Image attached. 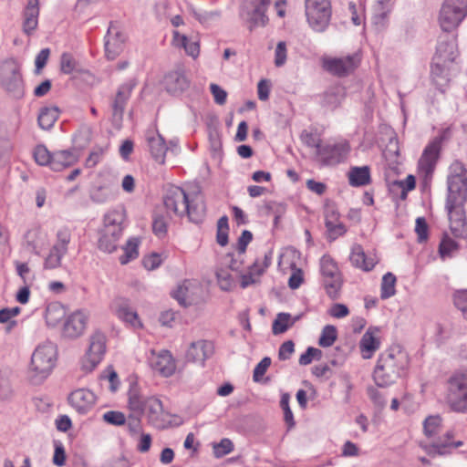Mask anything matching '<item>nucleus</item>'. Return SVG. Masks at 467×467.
Listing matches in <instances>:
<instances>
[{"mask_svg":"<svg viewBox=\"0 0 467 467\" xmlns=\"http://www.w3.org/2000/svg\"><path fill=\"white\" fill-rule=\"evenodd\" d=\"M409 367V356L400 346L389 348L383 352L377 362L373 378L380 387H388L402 377Z\"/></svg>","mask_w":467,"mask_h":467,"instance_id":"obj_1","label":"nucleus"},{"mask_svg":"<svg viewBox=\"0 0 467 467\" xmlns=\"http://www.w3.org/2000/svg\"><path fill=\"white\" fill-rule=\"evenodd\" d=\"M456 57L457 45L455 39L451 41L440 40L431 65V79L432 84L442 93L445 92L450 84Z\"/></svg>","mask_w":467,"mask_h":467,"instance_id":"obj_2","label":"nucleus"},{"mask_svg":"<svg viewBox=\"0 0 467 467\" xmlns=\"http://www.w3.org/2000/svg\"><path fill=\"white\" fill-rule=\"evenodd\" d=\"M56 358V347L50 342L39 345L35 349L29 368V379L33 384H41L50 375L55 367Z\"/></svg>","mask_w":467,"mask_h":467,"instance_id":"obj_3","label":"nucleus"},{"mask_svg":"<svg viewBox=\"0 0 467 467\" xmlns=\"http://www.w3.org/2000/svg\"><path fill=\"white\" fill-rule=\"evenodd\" d=\"M446 404L456 413H467V370H456L447 379Z\"/></svg>","mask_w":467,"mask_h":467,"instance_id":"obj_4","label":"nucleus"},{"mask_svg":"<svg viewBox=\"0 0 467 467\" xmlns=\"http://www.w3.org/2000/svg\"><path fill=\"white\" fill-rule=\"evenodd\" d=\"M449 204H463L467 202V169L455 160L449 167L447 178Z\"/></svg>","mask_w":467,"mask_h":467,"instance_id":"obj_5","label":"nucleus"},{"mask_svg":"<svg viewBox=\"0 0 467 467\" xmlns=\"http://www.w3.org/2000/svg\"><path fill=\"white\" fill-rule=\"evenodd\" d=\"M440 153L441 143L434 140L424 148L417 162L416 173L423 190L431 186Z\"/></svg>","mask_w":467,"mask_h":467,"instance_id":"obj_6","label":"nucleus"},{"mask_svg":"<svg viewBox=\"0 0 467 467\" xmlns=\"http://www.w3.org/2000/svg\"><path fill=\"white\" fill-rule=\"evenodd\" d=\"M305 14L309 26L317 32H324L332 16L331 0H305Z\"/></svg>","mask_w":467,"mask_h":467,"instance_id":"obj_7","label":"nucleus"},{"mask_svg":"<svg viewBox=\"0 0 467 467\" xmlns=\"http://www.w3.org/2000/svg\"><path fill=\"white\" fill-rule=\"evenodd\" d=\"M467 16V0H444L438 22L445 32L455 30Z\"/></svg>","mask_w":467,"mask_h":467,"instance_id":"obj_8","label":"nucleus"},{"mask_svg":"<svg viewBox=\"0 0 467 467\" xmlns=\"http://www.w3.org/2000/svg\"><path fill=\"white\" fill-rule=\"evenodd\" d=\"M360 62L361 56L357 52L344 57H324L321 59V66L330 75L345 78L354 73Z\"/></svg>","mask_w":467,"mask_h":467,"instance_id":"obj_9","label":"nucleus"},{"mask_svg":"<svg viewBox=\"0 0 467 467\" xmlns=\"http://www.w3.org/2000/svg\"><path fill=\"white\" fill-rule=\"evenodd\" d=\"M0 83L3 88L16 98L24 94V81L20 65L14 59L6 60L0 69Z\"/></svg>","mask_w":467,"mask_h":467,"instance_id":"obj_10","label":"nucleus"},{"mask_svg":"<svg viewBox=\"0 0 467 467\" xmlns=\"http://www.w3.org/2000/svg\"><path fill=\"white\" fill-rule=\"evenodd\" d=\"M320 273L327 296L331 299H337L341 289L342 279L336 262L329 255L321 257Z\"/></svg>","mask_w":467,"mask_h":467,"instance_id":"obj_11","label":"nucleus"},{"mask_svg":"<svg viewBox=\"0 0 467 467\" xmlns=\"http://www.w3.org/2000/svg\"><path fill=\"white\" fill-rule=\"evenodd\" d=\"M107 338L101 331H95L89 337V345L82 361V368L86 371H92L103 359L106 353Z\"/></svg>","mask_w":467,"mask_h":467,"instance_id":"obj_12","label":"nucleus"},{"mask_svg":"<svg viewBox=\"0 0 467 467\" xmlns=\"http://www.w3.org/2000/svg\"><path fill=\"white\" fill-rule=\"evenodd\" d=\"M350 151V145L346 140H338L322 146L317 151V160L324 165L333 166L344 161Z\"/></svg>","mask_w":467,"mask_h":467,"instance_id":"obj_13","label":"nucleus"},{"mask_svg":"<svg viewBox=\"0 0 467 467\" xmlns=\"http://www.w3.org/2000/svg\"><path fill=\"white\" fill-rule=\"evenodd\" d=\"M201 201L202 195L198 187L187 190L172 184L164 187L163 204H193Z\"/></svg>","mask_w":467,"mask_h":467,"instance_id":"obj_14","label":"nucleus"},{"mask_svg":"<svg viewBox=\"0 0 467 467\" xmlns=\"http://www.w3.org/2000/svg\"><path fill=\"white\" fill-rule=\"evenodd\" d=\"M272 0H246L243 6L244 15L250 23L251 29L254 26H265L269 18L266 11Z\"/></svg>","mask_w":467,"mask_h":467,"instance_id":"obj_15","label":"nucleus"},{"mask_svg":"<svg viewBox=\"0 0 467 467\" xmlns=\"http://www.w3.org/2000/svg\"><path fill=\"white\" fill-rule=\"evenodd\" d=\"M148 362L152 369L158 371L163 377L171 376L176 368L175 361L171 354L165 349L160 352L151 350L148 357Z\"/></svg>","mask_w":467,"mask_h":467,"instance_id":"obj_16","label":"nucleus"},{"mask_svg":"<svg viewBox=\"0 0 467 467\" xmlns=\"http://www.w3.org/2000/svg\"><path fill=\"white\" fill-rule=\"evenodd\" d=\"M69 404L79 414H87L96 402V395L88 389H78L68 396Z\"/></svg>","mask_w":467,"mask_h":467,"instance_id":"obj_17","label":"nucleus"},{"mask_svg":"<svg viewBox=\"0 0 467 467\" xmlns=\"http://www.w3.org/2000/svg\"><path fill=\"white\" fill-rule=\"evenodd\" d=\"M450 228L457 238H467V219L463 206H446Z\"/></svg>","mask_w":467,"mask_h":467,"instance_id":"obj_18","label":"nucleus"},{"mask_svg":"<svg viewBox=\"0 0 467 467\" xmlns=\"http://www.w3.org/2000/svg\"><path fill=\"white\" fill-rule=\"evenodd\" d=\"M88 317V314L83 310L72 313L64 323L63 336L68 338L78 337L86 328Z\"/></svg>","mask_w":467,"mask_h":467,"instance_id":"obj_19","label":"nucleus"},{"mask_svg":"<svg viewBox=\"0 0 467 467\" xmlns=\"http://www.w3.org/2000/svg\"><path fill=\"white\" fill-rule=\"evenodd\" d=\"M213 344L208 340H199L191 344L186 353V358L189 361L203 362L213 354Z\"/></svg>","mask_w":467,"mask_h":467,"instance_id":"obj_20","label":"nucleus"},{"mask_svg":"<svg viewBox=\"0 0 467 467\" xmlns=\"http://www.w3.org/2000/svg\"><path fill=\"white\" fill-rule=\"evenodd\" d=\"M127 225L126 211L123 206H117L109 211L103 218V230L120 231V234Z\"/></svg>","mask_w":467,"mask_h":467,"instance_id":"obj_21","label":"nucleus"},{"mask_svg":"<svg viewBox=\"0 0 467 467\" xmlns=\"http://www.w3.org/2000/svg\"><path fill=\"white\" fill-rule=\"evenodd\" d=\"M128 408L130 412L144 414L150 396L144 395L137 382H131L128 390Z\"/></svg>","mask_w":467,"mask_h":467,"instance_id":"obj_22","label":"nucleus"},{"mask_svg":"<svg viewBox=\"0 0 467 467\" xmlns=\"http://www.w3.org/2000/svg\"><path fill=\"white\" fill-rule=\"evenodd\" d=\"M47 244V234L38 227L29 229L24 235V245L36 255Z\"/></svg>","mask_w":467,"mask_h":467,"instance_id":"obj_23","label":"nucleus"},{"mask_svg":"<svg viewBox=\"0 0 467 467\" xmlns=\"http://www.w3.org/2000/svg\"><path fill=\"white\" fill-rule=\"evenodd\" d=\"M200 289V286L196 283L184 281L177 287L172 296L181 306H188L198 302V298L195 296V290Z\"/></svg>","mask_w":467,"mask_h":467,"instance_id":"obj_24","label":"nucleus"},{"mask_svg":"<svg viewBox=\"0 0 467 467\" xmlns=\"http://www.w3.org/2000/svg\"><path fill=\"white\" fill-rule=\"evenodd\" d=\"M164 85L168 92L178 94L189 87V80L182 71H172L166 75Z\"/></svg>","mask_w":467,"mask_h":467,"instance_id":"obj_25","label":"nucleus"},{"mask_svg":"<svg viewBox=\"0 0 467 467\" xmlns=\"http://www.w3.org/2000/svg\"><path fill=\"white\" fill-rule=\"evenodd\" d=\"M117 317L133 327H140L137 312L130 306L127 300L120 299L115 302Z\"/></svg>","mask_w":467,"mask_h":467,"instance_id":"obj_26","label":"nucleus"},{"mask_svg":"<svg viewBox=\"0 0 467 467\" xmlns=\"http://www.w3.org/2000/svg\"><path fill=\"white\" fill-rule=\"evenodd\" d=\"M348 182L351 186L360 187L371 182V171L368 166H354L348 172Z\"/></svg>","mask_w":467,"mask_h":467,"instance_id":"obj_27","label":"nucleus"},{"mask_svg":"<svg viewBox=\"0 0 467 467\" xmlns=\"http://www.w3.org/2000/svg\"><path fill=\"white\" fill-rule=\"evenodd\" d=\"M121 235L119 230L107 232V230L102 229L98 241V248L108 254L115 252Z\"/></svg>","mask_w":467,"mask_h":467,"instance_id":"obj_28","label":"nucleus"},{"mask_svg":"<svg viewBox=\"0 0 467 467\" xmlns=\"http://www.w3.org/2000/svg\"><path fill=\"white\" fill-rule=\"evenodd\" d=\"M38 15V0H29L25 10V19L23 24V30L26 35H30L37 27Z\"/></svg>","mask_w":467,"mask_h":467,"instance_id":"obj_29","label":"nucleus"},{"mask_svg":"<svg viewBox=\"0 0 467 467\" xmlns=\"http://www.w3.org/2000/svg\"><path fill=\"white\" fill-rule=\"evenodd\" d=\"M78 161V157L71 150H58L52 153V161L50 168L53 171H59L74 165Z\"/></svg>","mask_w":467,"mask_h":467,"instance_id":"obj_30","label":"nucleus"},{"mask_svg":"<svg viewBox=\"0 0 467 467\" xmlns=\"http://www.w3.org/2000/svg\"><path fill=\"white\" fill-rule=\"evenodd\" d=\"M179 216L187 215L190 222L201 223L205 217V206H168Z\"/></svg>","mask_w":467,"mask_h":467,"instance_id":"obj_31","label":"nucleus"},{"mask_svg":"<svg viewBox=\"0 0 467 467\" xmlns=\"http://www.w3.org/2000/svg\"><path fill=\"white\" fill-rule=\"evenodd\" d=\"M171 44L178 48H183L187 55L197 57L200 54V45L197 41H189L185 35H182L179 31L172 32Z\"/></svg>","mask_w":467,"mask_h":467,"instance_id":"obj_32","label":"nucleus"},{"mask_svg":"<svg viewBox=\"0 0 467 467\" xmlns=\"http://www.w3.org/2000/svg\"><path fill=\"white\" fill-rule=\"evenodd\" d=\"M349 260L352 265L364 271L372 270L376 264L373 258L367 257L363 248L359 244H356L352 247Z\"/></svg>","mask_w":467,"mask_h":467,"instance_id":"obj_33","label":"nucleus"},{"mask_svg":"<svg viewBox=\"0 0 467 467\" xmlns=\"http://www.w3.org/2000/svg\"><path fill=\"white\" fill-rule=\"evenodd\" d=\"M147 141L152 157L156 161L163 163L167 151L163 138L160 134L148 135Z\"/></svg>","mask_w":467,"mask_h":467,"instance_id":"obj_34","label":"nucleus"},{"mask_svg":"<svg viewBox=\"0 0 467 467\" xmlns=\"http://www.w3.org/2000/svg\"><path fill=\"white\" fill-rule=\"evenodd\" d=\"M59 117V109L57 107H44L40 109L38 115V124L43 130L51 129Z\"/></svg>","mask_w":467,"mask_h":467,"instance_id":"obj_35","label":"nucleus"},{"mask_svg":"<svg viewBox=\"0 0 467 467\" xmlns=\"http://www.w3.org/2000/svg\"><path fill=\"white\" fill-rule=\"evenodd\" d=\"M463 444L462 441H448L444 436L440 437L431 445V451L438 455L450 454L452 450L461 447Z\"/></svg>","mask_w":467,"mask_h":467,"instance_id":"obj_36","label":"nucleus"},{"mask_svg":"<svg viewBox=\"0 0 467 467\" xmlns=\"http://www.w3.org/2000/svg\"><path fill=\"white\" fill-rule=\"evenodd\" d=\"M131 94V87L129 85H122L119 87L116 97L114 99L112 109H113V114L115 116L119 115V117L122 116L123 110L125 109L126 103L128 99H130Z\"/></svg>","mask_w":467,"mask_h":467,"instance_id":"obj_37","label":"nucleus"},{"mask_svg":"<svg viewBox=\"0 0 467 467\" xmlns=\"http://www.w3.org/2000/svg\"><path fill=\"white\" fill-rule=\"evenodd\" d=\"M359 348L364 358H369L374 351L379 348V341L369 330L366 331L359 342Z\"/></svg>","mask_w":467,"mask_h":467,"instance_id":"obj_38","label":"nucleus"},{"mask_svg":"<svg viewBox=\"0 0 467 467\" xmlns=\"http://www.w3.org/2000/svg\"><path fill=\"white\" fill-rule=\"evenodd\" d=\"M167 208L165 213H155L152 221V231L155 235L159 238H162L167 234L168 222H169V207Z\"/></svg>","mask_w":467,"mask_h":467,"instance_id":"obj_39","label":"nucleus"},{"mask_svg":"<svg viewBox=\"0 0 467 467\" xmlns=\"http://www.w3.org/2000/svg\"><path fill=\"white\" fill-rule=\"evenodd\" d=\"M264 274V268H259V261L255 260L254 264L249 267V272L242 275L241 276V287L246 288L251 285L258 282L259 276Z\"/></svg>","mask_w":467,"mask_h":467,"instance_id":"obj_40","label":"nucleus"},{"mask_svg":"<svg viewBox=\"0 0 467 467\" xmlns=\"http://www.w3.org/2000/svg\"><path fill=\"white\" fill-rule=\"evenodd\" d=\"M139 244L138 238H130L123 247L124 254L119 256V263L121 265H127L130 261L136 259L139 256Z\"/></svg>","mask_w":467,"mask_h":467,"instance_id":"obj_41","label":"nucleus"},{"mask_svg":"<svg viewBox=\"0 0 467 467\" xmlns=\"http://www.w3.org/2000/svg\"><path fill=\"white\" fill-rule=\"evenodd\" d=\"M416 187V177L409 174L404 180L396 181L391 185L392 191H399L400 198L405 200L409 192L414 190Z\"/></svg>","mask_w":467,"mask_h":467,"instance_id":"obj_42","label":"nucleus"},{"mask_svg":"<svg viewBox=\"0 0 467 467\" xmlns=\"http://www.w3.org/2000/svg\"><path fill=\"white\" fill-rule=\"evenodd\" d=\"M396 276L392 273L388 272L383 275L380 287L381 299H388L396 294Z\"/></svg>","mask_w":467,"mask_h":467,"instance_id":"obj_43","label":"nucleus"},{"mask_svg":"<svg viewBox=\"0 0 467 467\" xmlns=\"http://www.w3.org/2000/svg\"><path fill=\"white\" fill-rule=\"evenodd\" d=\"M123 50V43L117 36H109L105 43L106 57L109 60H114Z\"/></svg>","mask_w":467,"mask_h":467,"instance_id":"obj_44","label":"nucleus"},{"mask_svg":"<svg viewBox=\"0 0 467 467\" xmlns=\"http://www.w3.org/2000/svg\"><path fill=\"white\" fill-rule=\"evenodd\" d=\"M291 315L288 313H278L275 319L273 322L272 331L274 335H279L285 333L295 322H290Z\"/></svg>","mask_w":467,"mask_h":467,"instance_id":"obj_45","label":"nucleus"},{"mask_svg":"<svg viewBox=\"0 0 467 467\" xmlns=\"http://www.w3.org/2000/svg\"><path fill=\"white\" fill-rule=\"evenodd\" d=\"M66 254L57 248L51 247L44 259L43 267L46 270H53L61 266V260Z\"/></svg>","mask_w":467,"mask_h":467,"instance_id":"obj_46","label":"nucleus"},{"mask_svg":"<svg viewBox=\"0 0 467 467\" xmlns=\"http://www.w3.org/2000/svg\"><path fill=\"white\" fill-rule=\"evenodd\" d=\"M442 419L440 415L428 416L423 421L424 434L431 438L439 432L441 427Z\"/></svg>","mask_w":467,"mask_h":467,"instance_id":"obj_47","label":"nucleus"},{"mask_svg":"<svg viewBox=\"0 0 467 467\" xmlns=\"http://www.w3.org/2000/svg\"><path fill=\"white\" fill-rule=\"evenodd\" d=\"M146 411L150 421H157L163 411L162 402L159 399L150 396L147 402Z\"/></svg>","mask_w":467,"mask_h":467,"instance_id":"obj_48","label":"nucleus"},{"mask_svg":"<svg viewBox=\"0 0 467 467\" xmlns=\"http://www.w3.org/2000/svg\"><path fill=\"white\" fill-rule=\"evenodd\" d=\"M337 338V331L335 326L327 325L323 327L318 344L322 348L332 346Z\"/></svg>","mask_w":467,"mask_h":467,"instance_id":"obj_49","label":"nucleus"},{"mask_svg":"<svg viewBox=\"0 0 467 467\" xmlns=\"http://www.w3.org/2000/svg\"><path fill=\"white\" fill-rule=\"evenodd\" d=\"M71 241V233L67 228H63L57 231L56 243L52 245L59 251L67 254L68 251V244Z\"/></svg>","mask_w":467,"mask_h":467,"instance_id":"obj_50","label":"nucleus"},{"mask_svg":"<svg viewBox=\"0 0 467 467\" xmlns=\"http://www.w3.org/2000/svg\"><path fill=\"white\" fill-rule=\"evenodd\" d=\"M34 159L39 165L51 166L52 153L44 145H37L34 150Z\"/></svg>","mask_w":467,"mask_h":467,"instance_id":"obj_51","label":"nucleus"},{"mask_svg":"<svg viewBox=\"0 0 467 467\" xmlns=\"http://www.w3.org/2000/svg\"><path fill=\"white\" fill-rule=\"evenodd\" d=\"M65 311L58 305H50L46 310V320L50 326H56L57 321L64 316Z\"/></svg>","mask_w":467,"mask_h":467,"instance_id":"obj_52","label":"nucleus"},{"mask_svg":"<svg viewBox=\"0 0 467 467\" xmlns=\"http://www.w3.org/2000/svg\"><path fill=\"white\" fill-rule=\"evenodd\" d=\"M348 12L351 17V21L355 26H360L365 20V8L360 5H357L353 2L348 4Z\"/></svg>","mask_w":467,"mask_h":467,"instance_id":"obj_53","label":"nucleus"},{"mask_svg":"<svg viewBox=\"0 0 467 467\" xmlns=\"http://www.w3.org/2000/svg\"><path fill=\"white\" fill-rule=\"evenodd\" d=\"M102 419L113 426H122L127 420L125 414L119 410H109L102 415Z\"/></svg>","mask_w":467,"mask_h":467,"instance_id":"obj_54","label":"nucleus"},{"mask_svg":"<svg viewBox=\"0 0 467 467\" xmlns=\"http://www.w3.org/2000/svg\"><path fill=\"white\" fill-rule=\"evenodd\" d=\"M455 306L462 313L467 321V289L456 291L453 296Z\"/></svg>","mask_w":467,"mask_h":467,"instance_id":"obj_55","label":"nucleus"},{"mask_svg":"<svg viewBox=\"0 0 467 467\" xmlns=\"http://www.w3.org/2000/svg\"><path fill=\"white\" fill-rule=\"evenodd\" d=\"M77 68V61L69 53H63L60 58V70L64 74H71Z\"/></svg>","mask_w":467,"mask_h":467,"instance_id":"obj_56","label":"nucleus"},{"mask_svg":"<svg viewBox=\"0 0 467 467\" xmlns=\"http://www.w3.org/2000/svg\"><path fill=\"white\" fill-rule=\"evenodd\" d=\"M458 243L450 237H444L439 246V253L441 257L451 256L453 251L458 250Z\"/></svg>","mask_w":467,"mask_h":467,"instance_id":"obj_57","label":"nucleus"},{"mask_svg":"<svg viewBox=\"0 0 467 467\" xmlns=\"http://www.w3.org/2000/svg\"><path fill=\"white\" fill-rule=\"evenodd\" d=\"M302 142L310 148H315L316 152L322 148L321 139L314 133L304 130L300 136Z\"/></svg>","mask_w":467,"mask_h":467,"instance_id":"obj_58","label":"nucleus"},{"mask_svg":"<svg viewBox=\"0 0 467 467\" xmlns=\"http://www.w3.org/2000/svg\"><path fill=\"white\" fill-rule=\"evenodd\" d=\"M234 450V443L230 439L223 438L219 443L213 445V452L216 457H223Z\"/></svg>","mask_w":467,"mask_h":467,"instance_id":"obj_59","label":"nucleus"},{"mask_svg":"<svg viewBox=\"0 0 467 467\" xmlns=\"http://www.w3.org/2000/svg\"><path fill=\"white\" fill-rule=\"evenodd\" d=\"M271 358L269 357H265L262 360L255 366L253 373V379L254 382H259L263 376L265 374L267 368L271 365Z\"/></svg>","mask_w":467,"mask_h":467,"instance_id":"obj_60","label":"nucleus"},{"mask_svg":"<svg viewBox=\"0 0 467 467\" xmlns=\"http://www.w3.org/2000/svg\"><path fill=\"white\" fill-rule=\"evenodd\" d=\"M280 406L284 410L285 421L289 425V427L294 426L295 425L294 416H293V412L289 407V395L287 393H285L282 395L281 400H280Z\"/></svg>","mask_w":467,"mask_h":467,"instance_id":"obj_61","label":"nucleus"},{"mask_svg":"<svg viewBox=\"0 0 467 467\" xmlns=\"http://www.w3.org/2000/svg\"><path fill=\"white\" fill-rule=\"evenodd\" d=\"M143 414L131 412L127 418L128 429L131 434H137L141 430V417Z\"/></svg>","mask_w":467,"mask_h":467,"instance_id":"obj_62","label":"nucleus"},{"mask_svg":"<svg viewBox=\"0 0 467 467\" xmlns=\"http://www.w3.org/2000/svg\"><path fill=\"white\" fill-rule=\"evenodd\" d=\"M327 238L330 242L335 241L339 236H342L347 229L342 223H333L332 225L326 226Z\"/></svg>","mask_w":467,"mask_h":467,"instance_id":"obj_63","label":"nucleus"},{"mask_svg":"<svg viewBox=\"0 0 467 467\" xmlns=\"http://www.w3.org/2000/svg\"><path fill=\"white\" fill-rule=\"evenodd\" d=\"M415 232L420 243L428 239V224L424 217H418L416 219Z\"/></svg>","mask_w":467,"mask_h":467,"instance_id":"obj_64","label":"nucleus"}]
</instances>
